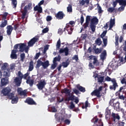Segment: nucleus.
Returning a JSON list of instances; mask_svg holds the SVG:
<instances>
[{
  "label": "nucleus",
  "mask_w": 126,
  "mask_h": 126,
  "mask_svg": "<svg viewBox=\"0 0 126 126\" xmlns=\"http://www.w3.org/2000/svg\"><path fill=\"white\" fill-rule=\"evenodd\" d=\"M120 119V117L118 114L113 113L110 118L109 124L113 126H116L117 124H118V126H124L125 123L124 121H119Z\"/></svg>",
  "instance_id": "1"
},
{
  "label": "nucleus",
  "mask_w": 126,
  "mask_h": 126,
  "mask_svg": "<svg viewBox=\"0 0 126 126\" xmlns=\"http://www.w3.org/2000/svg\"><path fill=\"white\" fill-rule=\"evenodd\" d=\"M85 58H88V60L90 61L89 64V67L94 68V66H99L100 64L98 59L95 56L85 55Z\"/></svg>",
  "instance_id": "2"
},
{
  "label": "nucleus",
  "mask_w": 126,
  "mask_h": 126,
  "mask_svg": "<svg viewBox=\"0 0 126 126\" xmlns=\"http://www.w3.org/2000/svg\"><path fill=\"white\" fill-rule=\"evenodd\" d=\"M10 69H8L3 72V76H5V78H2L1 79L0 83L2 87L5 86L9 84L8 79L7 78L10 76Z\"/></svg>",
  "instance_id": "3"
},
{
  "label": "nucleus",
  "mask_w": 126,
  "mask_h": 126,
  "mask_svg": "<svg viewBox=\"0 0 126 126\" xmlns=\"http://www.w3.org/2000/svg\"><path fill=\"white\" fill-rule=\"evenodd\" d=\"M105 80L107 82H111L113 84L112 85H110L109 87L111 90L116 91V89L119 87L118 84L117 82V80L115 78L111 79L109 76H107L105 78Z\"/></svg>",
  "instance_id": "4"
},
{
  "label": "nucleus",
  "mask_w": 126,
  "mask_h": 126,
  "mask_svg": "<svg viewBox=\"0 0 126 126\" xmlns=\"http://www.w3.org/2000/svg\"><path fill=\"white\" fill-rule=\"evenodd\" d=\"M98 22L99 20L96 17H94L91 19L90 27L93 32H95L96 25L98 24Z\"/></svg>",
  "instance_id": "5"
},
{
  "label": "nucleus",
  "mask_w": 126,
  "mask_h": 126,
  "mask_svg": "<svg viewBox=\"0 0 126 126\" xmlns=\"http://www.w3.org/2000/svg\"><path fill=\"white\" fill-rule=\"evenodd\" d=\"M103 87L100 86L98 89L94 90L91 94L92 96H96L97 97H101V91L102 90Z\"/></svg>",
  "instance_id": "6"
},
{
  "label": "nucleus",
  "mask_w": 126,
  "mask_h": 126,
  "mask_svg": "<svg viewBox=\"0 0 126 126\" xmlns=\"http://www.w3.org/2000/svg\"><path fill=\"white\" fill-rule=\"evenodd\" d=\"M19 47V52L21 53L24 52L25 50V47H27L26 43H19L16 44L14 46V49H18Z\"/></svg>",
  "instance_id": "7"
},
{
  "label": "nucleus",
  "mask_w": 126,
  "mask_h": 126,
  "mask_svg": "<svg viewBox=\"0 0 126 126\" xmlns=\"http://www.w3.org/2000/svg\"><path fill=\"white\" fill-rule=\"evenodd\" d=\"M47 82L45 80H41L36 85V86L39 90H43L45 88Z\"/></svg>",
  "instance_id": "8"
},
{
  "label": "nucleus",
  "mask_w": 126,
  "mask_h": 126,
  "mask_svg": "<svg viewBox=\"0 0 126 126\" xmlns=\"http://www.w3.org/2000/svg\"><path fill=\"white\" fill-rule=\"evenodd\" d=\"M17 92L18 93V94L20 96H22V98H25V97H27V93L26 90L22 91V88H18L17 90Z\"/></svg>",
  "instance_id": "9"
},
{
  "label": "nucleus",
  "mask_w": 126,
  "mask_h": 126,
  "mask_svg": "<svg viewBox=\"0 0 126 126\" xmlns=\"http://www.w3.org/2000/svg\"><path fill=\"white\" fill-rule=\"evenodd\" d=\"M114 100L112 99L109 102V104L111 106H113L114 109L119 111L120 110V103L117 101L114 103Z\"/></svg>",
  "instance_id": "10"
},
{
  "label": "nucleus",
  "mask_w": 126,
  "mask_h": 126,
  "mask_svg": "<svg viewBox=\"0 0 126 126\" xmlns=\"http://www.w3.org/2000/svg\"><path fill=\"white\" fill-rule=\"evenodd\" d=\"M55 17L57 20H61L64 19V17H65V14L63 11H60L55 14Z\"/></svg>",
  "instance_id": "11"
},
{
  "label": "nucleus",
  "mask_w": 126,
  "mask_h": 126,
  "mask_svg": "<svg viewBox=\"0 0 126 126\" xmlns=\"http://www.w3.org/2000/svg\"><path fill=\"white\" fill-rule=\"evenodd\" d=\"M11 91V89L10 88V87H7L2 89L1 91V93L3 96H6L10 93Z\"/></svg>",
  "instance_id": "12"
},
{
  "label": "nucleus",
  "mask_w": 126,
  "mask_h": 126,
  "mask_svg": "<svg viewBox=\"0 0 126 126\" xmlns=\"http://www.w3.org/2000/svg\"><path fill=\"white\" fill-rule=\"evenodd\" d=\"M39 40V38L37 36H35L31 39V40L28 42V46L29 47H33L35 42H38Z\"/></svg>",
  "instance_id": "13"
},
{
  "label": "nucleus",
  "mask_w": 126,
  "mask_h": 126,
  "mask_svg": "<svg viewBox=\"0 0 126 126\" xmlns=\"http://www.w3.org/2000/svg\"><path fill=\"white\" fill-rule=\"evenodd\" d=\"M25 102L29 105H36L37 104L35 101L33 100V98H31V97H27V98L25 101Z\"/></svg>",
  "instance_id": "14"
},
{
  "label": "nucleus",
  "mask_w": 126,
  "mask_h": 126,
  "mask_svg": "<svg viewBox=\"0 0 126 126\" xmlns=\"http://www.w3.org/2000/svg\"><path fill=\"white\" fill-rule=\"evenodd\" d=\"M63 53H65V56H67L68 55L69 49L67 48V47H66L64 49H63V48L60 49L59 51V53L62 54Z\"/></svg>",
  "instance_id": "15"
},
{
  "label": "nucleus",
  "mask_w": 126,
  "mask_h": 126,
  "mask_svg": "<svg viewBox=\"0 0 126 126\" xmlns=\"http://www.w3.org/2000/svg\"><path fill=\"white\" fill-rule=\"evenodd\" d=\"M93 122L94 123V124H97V123H99V126H103V123L102 122V120L98 119V118H97V117H95L92 120Z\"/></svg>",
  "instance_id": "16"
},
{
  "label": "nucleus",
  "mask_w": 126,
  "mask_h": 126,
  "mask_svg": "<svg viewBox=\"0 0 126 126\" xmlns=\"http://www.w3.org/2000/svg\"><path fill=\"white\" fill-rule=\"evenodd\" d=\"M18 53V50L15 49H13L11 52V58L12 59L16 60L17 59V55L16 53Z\"/></svg>",
  "instance_id": "17"
},
{
  "label": "nucleus",
  "mask_w": 126,
  "mask_h": 126,
  "mask_svg": "<svg viewBox=\"0 0 126 126\" xmlns=\"http://www.w3.org/2000/svg\"><path fill=\"white\" fill-rule=\"evenodd\" d=\"M26 83L27 84H29L30 87H32V86H33V85L34 84V80L31 79V77L29 76L27 79Z\"/></svg>",
  "instance_id": "18"
},
{
  "label": "nucleus",
  "mask_w": 126,
  "mask_h": 126,
  "mask_svg": "<svg viewBox=\"0 0 126 126\" xmlns=\"http://www.w3.org/2000/svg\"><path fill=\"white\" fill-rule=\"evenodd\" d=\"M68 97H66L65 101H73L75 99V95L73 94V92L70 94V95Z\"/></svg>",
  "instance_id": "19"
},
{
  "label": "nucleus",
  "mask_w": 126,
  "mask_h": 126,
  "mask_svg": "<svg viewBox=\"0 0 126 126\" xmlns=\"http://www.w3.org/2000/svg\"><path fill=\"white\" fill-rule=\"evenodd\" d=\"M65 30L68 32L69 34H71L73 32L72 27H69V24H66L65 26Z\"/></svg>",
  "instance_id": "20"
},
{
  "label": "nucleus",
  "mask_w": 126,
  "mask_h": 126,
  "mask_svg": "<svg viewBox=\"0 0 126 126\" xmlns=\"http://www.w3.org/2000/svg\"><path fill=\"white\" fill-rule=\"evenodd\" d=\"M33 10L34 11H38V13H42V8L40 5H36L34 8H33Z\"/></svg>",
  "instance_id": "21"
},
{
  "label": "nucleus",
  "mask_w": 126,
  "mask_h": 126,
  "mask_svg": "<svg viewBox=\"0 0 126 126\" xmlns=\"http://www.w3.org/2000/svg\"><path fill=\"white\" fill-rule=\"evenodd\" d=\"M14 82L17 87H20L22 83V80L19 79V77H16V78H15Z\"/></svg>",
  "instance_id": "22"
},
{
  "label": "nucleus",
  "mask_w": 126,
  "mask_h": 126,
  "mask_svg": "<svg viewBox=\"0 0 126 126\" xmlns=\"http://www.w3.org/2000/svg\"><path fill=\"white\" fill-rule=\"evenodd\" d=\"M7 34L8 35H10L13 30V28L12 27L11 25H9L7 27Z\"/></svg>",
  "instance_id": "23"
},
{
  "label": "nucleus",
  "mask_w": 126,
  "mask_h": 126,
  "mask_svg": "<svg viewBox=\"0 0 126 126\" xmlns=\"http://www.w3.org/2000/svg\"><path fill=\"white\" fill-rule=\"evenodd\" d=\"M115 24V19L114 18L113 19H111L110 21V25H109V30H111L114 26Z\"/></svg>",
  "instance_id": "24"
},
{
  "label": "nucleus",
  "mask_w": 126,
  "mask_h": 126,
  "mask_svg": "<svg viewBox=\"0 0 126 126\" xmlns=\"http://www.w3.org/2000/svg\"><path fill=\"white\" fill-rule=\"evenodd\" d=\"M32 3H30L28 4V5L25 6L24 8V10H26L27 12H28V10H31L32 9Z\"/></svg>",
  "instance_id": "25"
},
{
  "label": "nucleus",
  "mask_w": 126,
  "mask_h": 126,
  "mask_svg": "<svg viewBox=\"0 0 126 126\" xmlns=\"http://www.w3.org/2000/svg\"><path fill=\"white\" fill-rule=\"evenodd\" d=\"M71 92V90L67 88H64L63 90V93L65 94L67 96L70 95Z\"/></svg>",
  "instance_id": "26"
},
{
  "label": "nucleus",
  "mask_w": 126,
  "mask_h": 126,
  "mask_svg": "<svg viewBox=\"0 0 126 126\" xmlns=\"http://www.w3.org/2000/svg\"><path fill=\"white\" fill-rule=\"evenodd\" d=\"M76 88L82 93H85L86 92L85 88L80 86V85H77Z\"/></svg>",
  "instance_id": "27"
},
{
  "label": "nucleus",
  "mask_w": 126,
  "mask_h": 126,
  "mask_svg": "<svg viewBox=\"0 0 126 126\" xmlns=\"http://www.w3.org/2000/svg\"><path fill=\"white\" fill-rule=\"evenodd\" d=\"M49 65V62L48 60H47V61H45L44 62H42V66L44 69L47 68Z\"/></svg>",
  "instance_id": "28"
},
{
  "label": "nucleus",
  "mask_w": 126,
  "mask_h": 126,
  "mask_svg": "<svg viewBox=\"0 0 126 126\" xmlns=\"http://www.w3.org/2000/svg\"><path fill=\"white\" fill-rule=\"evenodd\" d=\"M69 63H70V62L69 61V59H67L65 62L62 63V66L64 68H66L67 67V66L69 64Z\"/></svg>",
  "instance_id": "29"
},
{
  "label": "nucleus",
  "mask_w": 126,
  "mask_h": 126,
  "mask_svg": "<svg viewBox=\"0 0 126 126\" xmlns=\"http://www.w3.org/2000/svg\"><path fill=\"white\" fill-rule=\"evenodd\" d=\"M61 60V57L60 55H58V57H56L54 58L53 63H57V62H60Z\"/></svg>",
  "instance_id": "30"
},
{
  "label": "nucleus",
  "mask_w": 126,
  "mask_h": 126,
  "mask_svg": "<svg viewBox=\"0 0 126 126\" xmlns=\"http://www.w3.org/2000/svg\"><path fill=\"white\" fill-rule=\"evenodd\" d=\"M90 0H82L80 2V3L82 5H84L85 3H86L87 5L89 4Z\"/></svg>",
  "instance_id": "31"
},
{
  "label": "nucleus",
  "mask_w": 126,
  "mask_h": 126,
  "mask_svg": "<svg viewBox=\"0 0 126 126\" xmlns=\"http://www.w3.org/2000/svg\"><path fill=\"white\" fill-rule=\"evenodd\" d=\"M106 56V51L104 50L103 52L101 53L100 55V58L101 60H103L105 59Z\"/></svg>",
  "instance_id": "32"
},
{
  "label": "nucleus",
  "mask_w": 126,
  "mask_h": 126,
  "mask_svg": "<svg viewBox=\"0 0 126 126\" xmlns=\"http://www.w3.org/2000/svg\"><path fill=\"white\" fill-rule=\"evenodd\" d=\"M117 2H119V4L121 5H126V0H117Z\"/></svg>",
  "instance_id": "33"
},
{
  "label": "nucleus",
  "mask_w": 126,
  "mask_h": 126,
  "mask_svg": "<svg viewBox=\"0 0 126 126\" xmlns=\"http://www.w3.org/2000/svg\"><path fill=\"white\" fill-rule=\"evenodd\" d=\"M34 69V65H33V62L31 61L30 63V66H29V71H32Z\"/></svg>",
  "instance_id": "34"
},
{
  "label": "nucleus",
  "mask_w": 126,
  "mask_h": 126,
  "mask_svg": "<svg viewBox=\"0 0 126 126\" xmlns=\"http://www.w3.org/2000/svg\"><path fill=\"white\" fill-rule=\"evenodd\" d=\"M95 43L98 46H100V45H102V40H101V38H98L96 39V40H95Z\"/></svg>",
  "instance_id": "35"
},
{
  "label": "nucleus",
  "mask_w": 126,
  "mask_h": 126,
  "mask_svg": "<svg viewBox=\"0 0 126 126\" xmlns=\"http://www.w3.org/2000/svg\"><path fill=\"white\" fill-rule=\"evenodd\" d=\"M104 77L98 76L97 77V81L98 83H102L103 82Z\"/></svg>",
  "instance_id": "36"
},
{
  "label": "nucleus",
  "mask_w": 126,
  "mask_h": 126,
  "mask_svg": "<svg viewBox=\"0 0 126 126\" xmlns=\"http://www.w3.org/2000/svg\"><path fill=\"white\" fill-rule=\"evenodd\" d=\"M7 67H8L7 63H4L3 65L1 67V69L2 70L6 71L7 69H8V68H7Z\"/></svg>",
  "instance_id": "37"
},
{
  "label": "nucleus",
  "mask_w": 126,
  "mask_h": 126,
  "mask_svg": "<svg viewBox=\"0 0 126 126\" xmlns=\"http://www.w3.org/2000/svg\"><path fill=\"white\" fill-rule=\"evenodd\" d=\"M97 8L98 9V13L102 14L103 11L102 10V7H101V6H100V5H99V4H97Z\"/></svg>",
  "instance_id": "38"
},
{
  "label": "nucleus",
  "mask_w": 126,
  "mask_h": 126,
  "mask_svg": "<svg viewBox=\"0 0 126 126\" xmlns=\"http://www.w3.org/2000/svg\"><path fill=\"white\" fill-rule=\"evenodd\" d=\"M61 39L59 38L57 42L56 47L58 49H59L61 47Z\"/></svg>",
  "instance_id": "39"
},
{
  "label": "nucleus",
  "mask_w": 126,
  "mask_h": 126,
  "mask_svg": "<svg viewBox=\"0 0 126 126\" xmlns=\"http://www.w3.org/2000/svg\"><path fill=\"white\" fill-rule=\"evenodd\" d=\"M27 13H28V12H27L26 10H24L22 12V16L21 18L23 20H24L25 19Z\"/></svg>",
  "instance_id": "40"
},
{
  "label": "nucleus",
  "mask_w": 126,
  "mask_h": 126,
  "mask_svg": "<svg viewBox=\"0 0 126 126\" xmlns=\"http://www.w3.org/2000/svg\"><path fill=\"white\" fill-rule=\"evenodd\" d=\"M126 90V85L121 87L119 89V92H123V93H125V91Z\"/></svg>",
  "instance_id": "41"
},
{
  "label": "nucleus",
  "mask_w": 126,
  "mask_h": 126,
  "mask_svg": "<svg viewBox=\"0 0 126 126\" xmlns=\"http://www.w3.org/2000/svg\"><path fill=\"white\" fill-rule=\"evenodd\" d=\"M7 24V21L6 20H4V21L3 22H2V23L0 25V28H4L5 27Z\"/></svg>",
  "instance_id": "42"
},
{
  "label": "nucleus",
  "mask_w": 126,
  "mask_h": 126,
  "mask_svg": "<svg viewBox=\"0 0 126 126\" xmlns=\"http://www.w3.org/2000/svg\"><path fill=\"white\" fill-rule=\"evenodd\" d=\"M67 11L68 13L72 12V5L71 4H69L68 6L67 7Z\"/></svg>",
  "instance_id": "43"
},
{
  "label": "nucleus",
  "mask_w": 126,
  "mask_h": 126,
  "mask_svg": "<svg viewBox=\"0 0 126 126\" xmlns=\"http://www.w3.org/2000/svg\"><path fill=\"white\" fill-rule=\"evenodd\" d=\"M25 58H26V54H25V53H22V54H21V55H20L21 61L22 62H24V60L25 59Z\"/></svg>",
  "instance_id": "44"
},
{
  "label": "nucleus",
  "mask_w": 126,
  "mask_h": 126,
  "mask_svg": "<svg viewBox=\"0 0 126 126\" xmlns=\"http://www.w3.org/2000/svg\"><path fill=\"white\" fill-rule=\"evenodd\" d=\"M18 96H16V97H14V98H13V99H12V103L13 104H14V103H17L18 101Z\"/></svg>",
  "instance_id": "45"
},
{
  "label": "nucleus",
  "mask_w": 126,
  "mask_h": 126,
  "mask_svg": "<svg viewBox=\"0 0 126 126\" xmlns=\"http://www.w3.org/2000/svg\"><path fill=\"white\" fill-rule=\"evenodd\" d=\"M7 96H8V99L12 100L14 97V94L10 93Z\"/></svg>",
  "instance_id": "46"
},
{
  "label": "nucleus",
  "mask_w": 126,
  "mask_h": 126,
  "mask_svg": "<svg viewBox=\"0 0 126 126\" xmlns=\"http://www.w3.org/2000/svg\"><path fill=\"white\" fill-rule=\"evenodd\" d=\"M42 64H43L42 61H41V60H38L36 64V67L38 68H39L41 65L42 66Z\"/></svg>",
  "instance_id": "47"
},
{
  "label": "nucleus",
  "mask_w": 126,
  "mask_h": 126,
  "mask_svg": "<svg viewBox=\"0 0 126 126\" xmlns=\"http://www.w3.org/2000/svg\"><path fill=\"white\" fill-rule=\"evenodd\" d=\"M91 16H87L86 17V20L85 22L90 23V22L91 21Z\"/></svg>",
  "instance_id": "48"
},
{
  "label": "nucleus",
  "mask_w": 126,
  "mask_h": 126,
  "mask_svg": "<svg viewBox=\"0 0 126 126\" xmlns=\"http://www.w3.org/2000/svg\"><path fill=\"white\" fill-rule=\"evenodd\" d=\"M114 10H116V8H114V7H109L107 9V11L110 13H113Z\"/></svg>",
  "instance_id": "49"
},
{
  "label": "nucleus",
  "mask_w": 126,
  "mask_h": 126,
  "mask_svg": "<svg viewBox=\"0 0 126 126\" xmlns=\"http://www.w3.org/2000/svg\"><path fill=\"white\" fill-rule=\"evenodd\" d=\"M103 44L105 47L107 45V37L106 36L105 37L102 38Z\"/></svg>",
  "instance_id": "50"
},
{
  "label": "nucleus",
  "mask_w": 126,
  "mask_h": 126,
  "mask_svg": "<svg viewBox=\"0 0 126 126\" xmlns=\"http://www.w3.org/2000/svg\"><path fill=\"white\" fill-rule=\"evenodd\" d=\"M64 31H65V28H64L63 30V29H59L58 32L60 35H62Z\"/></svg>",
  "instance_id": "51"
},
{
  "label": "nucleus",
  "mask_w": 126,
  "mask_h": 126,
  "mask_svg": "<svg viewBox=\"0 0 126 126\" xmlns=\"http://www.w3.org/2000/svg\"><path fill=\"white\" fill-rule=\"evenodd\" d=\"M90 23L87 22H85L84 23V25H83V28H84V29H87L88 27H89Z\"/></svg>",
  "instance_id": "52"
},
{
  "label": "nucleus",
  "mask_w": 126,
  "mask_h": 126,
  "mask_svg": "<svg viewBox=\"0 0 126 126\" xmlns=\"http://www.w3.org/2000/svg\"><path fill=\"white\" fill-rule=\"evenodd\" d=\"M12 0V3L13 6V7L16 8L17 7V0Z\"/></svg>",
  "instance_id": "53"
},
{
  "label": "nucleus",
  "mask_w": 126,
  "mask_h": 126,
  "mask_svg": "<svg viewBox=\"0 0 126 126\" xmlns=\"http://www.w3.org/2000/svg\"><path fill=\"white\" fill-rule=\"evenodd\" d=\"M94 52L96 54H100L102 52V49H99V48H96L94 49Z\"/></svg>",
  "instance_id": "54"
},
{
  "label": "nucleus",
  "mask_w": 126,
  "mask_h": 126,
  "mask_svg": "<svg viewBox=\"0 0 126 126\" xmlns=\"http://www.w3.org/2000/svg\"><path fill=\"white\" fill-rule=\"evenodd\" d=\"M53 63V64L51 65V68L52 69H54L57 66L58 63Z\"/></svg>",
  "instance_id": "55"
},
{
  "label": "nucleus",
  "mask_w": 126,
  "mask_h": 126,
  "mask_svg": "<svg viewBox=\"0 0 126 126\" xmlns=\"http://www.w3.org/2000/svg\"><path fill=\"white\" fill-rule=\"evenodd\" d=\"M85 109H87V107H90L91 106V105L90 103H89V102L88 100L86 101H85Z\"/></svg>",
  "instance_id": "56"
},
{
  "label": "nucleus",
  "mask_w": 126,
  "mask_h": 126,
  "mask_svg": "<svg viewBox=\"0 0 126 126\" xmlns=\"http://www.w3.org/2000/svg\"><path fill=\"white\" fill-rule=\"evenodd\" d=\"M119 99L122 100H125V99L126 98V95H123V94H122L121 95V94L119 95V96L118 97Z\"/></svg>",
  "instance_id": "57"
},
{
  "label": "nucleus",
  "mask_w": 126,
  "mask_h": 126,
  "mask_svg": "<svg viewBox=\"0 0 126 126\" xmlns=\"http://www.w3.org/2000/svg\"><path fill=\"white\" fill-rule=\"evenodd\" d=\"M18 76L19 77V79H20V80H22L23 78V74L22 73H21V71H19L18 72Z\"/></svg>",
  "instance_id": "58"
},
{
  "label": "nucleus",
  "mask_w": 126,
  "mask_h": 126,
  "mask_svg": "<svg viewBox=\"0 0 126 126\" xmlns=\"http://www.w3.org/2000/svg\"><path fill=\"white\" fill-rule=\"evenodd\" d=\"M107 31H105L104 32H103L102 33V34L100 35V37L102 39V38H104V37L105 36L106 33H107Z\"/></svg>",
  "instance_id": "59"
},
{
  "label": "nucleus",
  "mask_w": 126,
  "mask_h": 126,
  "mask_svg": "<svg viewBox=\"0 0 126 126\" xmlns=\"http://www.w3.org/2000/svg\"><path fill=\"white\" fill-rule=\"evenodd\" d=\"M72 60H75L76 62H78L79 60L78 58V55H75L73 57H72Z\"/></svg>",
  "instance_id": "60"
},
{
  "label": "nucleus",
  "mask_w": 126,
  "mask_h": 126,
  "mask_svg": "<svg viewBox=\"0 0 126 126\" xmlns=\"http://www.w3.org/2000/svg\"><path fill=\"white\" fill-rule=\"evenodd\" d=\"M73 92H72V93H73V94L74 93L75 94L77 95H78L79 94V90L76 89H75V88L73 89Z\"/></svg>",
  "instance_id": "61"
},
{
  "label": "nucleus",
  "mask_w": 126,
  "mask_h": 126,
  "mask_svg": "<svg viewBox=\"0 0 126 126\" xmlns=\"http://www.w3.org/2000/svg\"><path fill=\"white\" fill-rule=\"evenodd\" d=\"M84 22V17L83 15L82 14L81 15V20H80L81 25H82Z\"/></svg>",
  "instance_id": "62"
},
{
  "label": "nucleus",
  "mask_w": 126,
  "mask_h": 126,
  "mask_svg": "<svg viewBox=\"0 0 126 126\" xmlns=\"http://www.w3.org/2000/svg\"><path fill=\"white\" fill-rule=\"evenodd\" d=\"M70 109H73L75 107V105L73 104V102L72 101H71L70 102Z\"/></svg>",
  "instance_id": "63"
},
{
  "label": "nucleus",
  "mask_w": 126,
  "mask_h": 126,
  "mask_svg": "<svg viewBox=\"0 0 126 126\" xmlns=\"http://www.w3.org/2000/svg\"><path fill=\"white\" fill-rule=\"evenodd\" d=\"M121 83L122 84H125V85H126V79H125V78H123L121 80Z\"/></svg>",
  "instance_id": "64"
}]
</instances>
